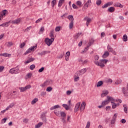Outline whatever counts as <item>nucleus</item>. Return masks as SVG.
<instances>
[{
  "instance_id": "6",
  "label": "nucleus",
  "mask_w": 128,
  "mask_h": 128,
  "mask_svg": "<svg viewBox=\"0 0 128 128\" xmlns=\"http://www.w3.org/2000/svg\"><path fill=\"white\" fill-rule=\"evenodd\" d=\"M111 98H112V97L108 96H106V99L102 102V104H103V106H106V104H110V102Z\"/></svg>"
},
{
  "instance_id": "16",
  "label": "nucleus",
  "mask_w": 128,
  "mask_h": 128,
  "mask_svg": "<svg viewBox=\"0 0 128 128\" xmlns=\"http://www.w3.org/2000/svg\"><path fill=\"white\" fill-rule=\"evenodd\" d=\"M84 108H86V102H82L80 108V112H82V110H84Z\"/></svg>"
},
{
  "instance_id": "42",
  "label": "nucleus",
  "mask_w": 128,
  "mask_h": 128,
  "mask_svg": "<svg viewBox=\"0 0 128 128\" xmlns=\"http://www.w3.org/2000/svg\"><path fill=\"white\" fill-rule=\"evenodd\" d=\"M44 31V27H41V28L40 30V32H38L39 34H40V32L42 33Z\"/></svg>"
},
{
  "instance_id": "1",
  "label": "nucleus",
  "mask_w": 128,
  "mask_h": 128,
  "mask_svg": "<svg viewBox=\"0 0 128 128\" xmlns=\"http://www.w3.org/2000/svg\"><path fill=\"white\" fill-rule=\"evenodd\" d=\"M54 113L57 116H62V122H63V124H66V113L64 112H60L58 111L57 110H54Z\"/></svg>"
},
{
  "instance_id": "53",
  "label": "nucleus",
  "mask_w": 128,
  "mask_h": 128,
  "mask_svg": "<svg viewBox=\"0 0 128 128\" xmlns=\"http://www.w3.org/2000/svg\"><path fill=\"white\" fill-rule=\"evenodd\" d=\"M108 52H112V48H110V46H108Z\"/></svg>"
},
{
  "instance_id": "43",
  "label": "nucleus",
  "mask_w": 128,
  "mask_h": 128,
  "mask_svg": "<svg viewBox=\"0 0 128 128\" xmlns=\"http://www.w3.org/2000/svg\"><path fill=\"white\" fill-rule=\"evenodd\" d=\"M63 108H64L66 110H68V106L66 104H63L62 105Z\"/></svg>"
},
{
  "instance_id": "30",
  "label": "nucleus",
  "mask_w": 128,
  "mask_h": 128,
  "mask_svg": "<svg viewBox=\"0 0 128 128\" xmlns=\"http://www.w3.org/2000/svg\"><path fill=\"white\" fill-rule=\"evenodd\" d=\"M76 6H78L79 8H82V2L80 1V0H78L76 2Z\"/></svg>"
},
{
  "instance_id": "58",
  "label": "nucleus",
  "mask_w": 128,
  "mask_h": 128,
  "mask_svg": "<svg viewBox=\"0 0 128 128\" xmlns=\"http://www.w3.org/2000/svg\"><path fill=\"white\" fill-rule=\"evenodd\" d=\"M88 8V4L86 3H85L84 6V8L86 10Z\"/></svg>"
},
{
  "instance_id": "25",
  "label": "nucleus",
  "mask_w": 128,
  "mask_h": 128,
  "mask_svg": "<svg viewBox=\"0 0 128 128\" xmlns=\"http://www.w3.org/2000/svg\"><path fill=\"white\" fill-rule=\"evenodd\" d=\"M64 2V0H60L58 4V8H60L62 6V4Z\"/></svg>"
},
{
  "instance_id": "49",
  "label": "nucleus",
  "mask_w": 128,
  "mask_h": 128,
  "mask_svg": "<svg viewBox=\"0 0 128 128\" xmlns=\"http://www.w3.org/2000/svg\"><path fill=\"white\" fill-rule=\"evenodd\" d=\"M72 6L73 8H74L75 10H78V6H76V4H72Z\"/></svg>"
},
{
  "instance_id": "22",
  "label": "nucleus",
  "mask_w": 128,
  "mask_h": 128,
  "mask_svg": "<svg viewBox=\"0 0 128 128\" xmlns=\"http://www.w3.org/2000/svg\"><path fill=\"white\" fill-rule=\"evenodd\" d=\"M10 22H6V23H4L2 24H0V26H3V28H6V26H8V24H10Z\"/></svg>"
},
{
  "instance_id": "52",
  "label": "nucleus",
  "mask_w": 128,
  "mask_h": 128,
  "mask_svg": "<svg viewBox=\"0 0 128 128\" xmlns=\"http://www.w3.org/2000/svg\"><path fill=\"white\" fill-rule=\"evenodd\" d=\"M43 70H44V68L42 67L38 70V72H42Z\"/></svg>"
},
{
  "instance_id": "11",
  "label": "nucleus",
  "mask_w": 128,
  "mask_h": 128,
  "mask_svg": "<svg viewBox=\"0 0 128 128\" xmlns=\"http://www.w3.org/2000/svg\"><path fill=\"white\" fill-rule=\"evenodd\" d=\"M28 88H30V85H28L24 88H20V90L21 92H26V90H28Z\"/></svg>"
},
{
  "instance_id": "34",
  "label": "nucleus",
  "mask_w": 128,
  "mask_h": 128,
  "mask_svg": "<svg viewBox=\"0 0 128 128\" xmlns=\"http://www.w3.org/2000/svg\"><path fill=\"white\" fill-rule=\"evenodd\" d=\"M38 100V98H34L31 102L32 104H34Z\"/></svg>"
},
{
  "instance_id": "19",
  "label": "nucleus",
  "mask_w": 128,
  "mask_h": 128,
  "mask_svg": "<svg viewBox=\"0 0 128 128\" xmlns=\"http://www.w3.org/2000/svg\"><path fill=\"white\" fill-rule=\"evenodd\" d=\"M108 56H110V52H108V51H106L104 52V54L102 56V58H106Z\"/></svg>"
},
{
  "instance_id": "14",
  "label": "nucleus",
  "mask_w": 128,
  "mask_h": 128,
  "mask_svg": "<svg viewBox=\"0 0 128 128\" xmlns=\"http://www.w3.org/2000/svg\"><path fill=\"white\" fill-rule=\"evenodd\" d=\"M94 63L95 64H98V60H100V56L96 55L94 56Z\"/></svg>"
},
{
  "instance_id": "62",
  "label": "nucleus",
  "mask_w": 128,
  "mask_h": 128,
  "mask_svg": "<svg viewBox=\"0 0 128 128\" xmlns=\"http://www.w3.org/2000/svg\"><path fill=\"white\" fill-rule=\"evenodd\" d=\"M13 44L12 42H8V45H7V46H12Z\"/></svg>"
},
{
  "instance_id": "47",
  "label": "nucleus",
  "mask_w": 128,
  "mask_h": 128,
  "mask_svg": "<svg viewBox=\"0 0 128 128\" xmlns=\"http://www.w3.org/2000/svg\"><path fill=\"white\" fill-rule=\"evenodd\" d=\"M60 28H62L61 26H56L55 28V30L56 32H60Z\"/></svg>"
},
{
  "instance_id": "36",
  "label": "nucleus",
  "mask_w": 128,
  "mask_h": 128,
  "mask_svg": "<svg viewBox=\"0 0 128 128\" xmlns=\"http://www.w3.org/2000/svg\"><path fill=\"white\" fill-rule=\"evenodd\" d=\"M64 52H63L60 54L59 56H57V58H58V59L62 58L64 57Z\"/></svg>"
},
{
  "instance_id": "31",
  "label": "nucleus",
  "mask_w": 128,
  "mask_h": 128,
  "mask_svg": "<svg viewBox=\"0 0 128 128\" xmlns=\"http://www.w3.org/2000/svg\"><path fill=\"white\" fill-rule=\"evenodd\" d=\"M54 30H52L50 32V38H54Z\"/></svg>"
},
{
  "instance_id": "2",
  "label": "nucleus",
  "mask_w": 128,
  "mask_h": 128,
  "mask_svg": "<svg viewBox=\"0 0 128 128\" xmlns=\"http://www.w3.org/2000/svg\"><path fill=\"white\" fill-rule=\"evenodd\" d=\"M54 38H52L50 39L48 38H46L44 40V42L48 46H50L52 42H54Z\"/></svg>"
},
{
  "instance_id": "64",
  "label": "nucleus",
  "mask_w": 128,
  "mask_h": 128,
  "mask_svg": "<svg viewBox=\"0 0 128 128\" xmlns=\"http://www.w3.org/2000/svg\"><path fill=\"white\" fill-rule=\"evenodd\" d=\"M76 76H80V72L79 71L76 72Z\"/></svg>"
},
{
  "instance_id": "35",
  "label": "nucleus",
  "mask_w": 128,
  "mask_h": 128,
  "mask_svg": "<svg viewBox=\"0 0 128 128\" xmlns=\"http://www.w3.org/2000/svg\"><path fill=\"white\" fill-rule=\"evenodd\" d=\"M84 20H86L87 22H92V19L90 18H88V17H85L84 18Z\"/></svg>"
},
{
  "instance_id": "8",
  "label": "nucleus",
  "mask_w": 128,
  "mask_h": 128,
  "mask_svg": "<svg viewBox=\"0 0 128 128\" xmlns=\"http://www.w3.org/2000/svg\"><path fill=\"white\" fill-rule=\"evenodd\" d=\"M118 102V100H114V98H112V108H116V106H120V104L118 103H116Z\"/></svg>"
},
{
  "instance_id": "63",
  "label": "nucleus",
  "mask_w": 128,
  "mask_h": 128,
  "mask_svg": "<svg viewBox=\"0 0 128 128\" xmlns=\"http://www.w3.org/2000/svg\"><path fill=\"white\" fill-rule=\"evenodd\" d=\"M46 92H41L42 96H46Z\"/></svg>"
},
{
  "instance_id": "48",
  "label": "nucleus",
  "mask_w": 128,
  "mask_h": 128,
  "mask_svg": "<svg viewBox=\"0 0 128 128\" xmlns=\"http://www.w3.org/2000/svg\"><path fill=\"white\" fill-rule=\"evenodd\" d=\"M26 46V43L24 42L22 44H21L20 46V48H22Z\"/></svg>"
},
{
  "instance_id": "23",
  "label": "nucleus",
  "mask_w": 128,
  "mask_h": 128,
  "mask_svg": "<svg viewBox=\"0 0 128 128\" xmlns=\"http://www.w3.org/2000/svg\"><path fill=\"white\" fill-rule=\"evenodd\" d=\"M114 6H116L117 8H124V6L121 4L120 3L118 2L116 3V4L114 5Z\"/></svg>"
},
{
  "instance_id": "38",
  "label": "nucleus",
  "mask_w": 128,
  "mask_h": 128,
  "mask_svg": "<svg viewBox=\"0 0 128 128\" xmlns=\"http://www.w3.org/2000/svg\"><path fill=\"white\" fill-rule=\"evenodd\" d=\"M88 48H90V46H87L85 48L84 50H82V52H81V54H84V52H88Z\"/></svg>"
},
{
  "instance_id": "27",
  "label": "nucleus",
  "mask_w": 128,
  "mask_h": 128,
  "mask_svg": "<svg viewBox=\"0 0 128 128\" xmlns=\"http://www.w3.org/2000/svg\"><path fill=\"white\" fill-rule=\"evenodd\" d=\"M123 107L124 108V110L125 114H128V106L126 104H124Z\"/></svg>"
},
{
  "instance_id": "13",
  "label": "nucleus",
  "mask_w": 128,
  "mask_h": 128,
  "mask_svg": "<svg viewBox=\"0 0 128 128\" xmlns=\"http://www.w3.org/2000/svg\"><path fill=\"white\" fill-rule=\"evenodd\" d=\"M112 2H108L104 6H102V8H108V6H112Z\"/></svg>"
},
{
  "instance_id": "32",
  "label": "nucleus",
  "mask_w": 128,
  "mask_h": 128,
  "mask_svg": "<svg viewBox=\"0 0 128 128\" xmlns=\"http://www.w3.org/2000/svg\"><path fill=\"white\" fill-rule=\"evenodd\" d=\"M74 28V21H70V22L69 24V28L72 30Z\"/></svg>"
},
{
  "instance_id": "61",
  "label": "nucleus",
  "mask_w": 128,
  "mask_h": 128,
  "mask_svg": "<svg viewBox=\"0 0 128 128\" xmlns=\"http://www.w3.org/2000/svg\"><path fill=\"white\" fill-rule=\"evenodd\" d=\"M90 122H88L86 128H90Z\"/></svg>"
},
{
  "instance_id": "9",
  "label": "nucleus",
  "mask_w": 128,
  "mask_h": 128,
  "mask_svg": "<svg viewBox=\"0 0 128 128\" xmlns=\"http://www.w3.org/2000/svg\"><path fill=\"white\" fill-rule=\"evenodd\" d=\"M46 112H43L41 114L40 118L44 122H46Z\"/></svg>"
},
{
  "instance_id": "59",
  "label": "nucleus",
  "mask_w": 128,
  "mask_h": 128,
  "mask_svg": "<svg viewBox=\"0 0 128 128\" xmlns=\"http://www.w3.org/2000/svg\"><path fill=\"white\" fill-rule=\"evenodd\" d=\"M4 70V66H0V72H2V70Z\"/></svg>"
},
{
  "instance_id": "7",
  "label": "nucleus",
  "mask_w": 128,
  "mask_h": 128,
  "mask_svg": "<svg viewBox=\"0 0 128 128\" xmlns=\"http://www.w3.org/2000/svg\"><path fill=\"white\" fill-rule=\"evenodd\" d=\"M8 10H4L0 13V22L4 18V16H6L8 14Z\"/></svg>"
},
{
  "instance_id": "24",
  "label": "nucleus",
  "mask_w": 128,
  "mask_h": 128,
  "mask_svg": "<svg viewBox=\"0 0 128 128\" xmlns=\"http://www.w3.org/2000/svg\"><path fill=\"white\" fill-rule=\"evenodd\" d=\"M68 18L69 20H70V22H74V16H72V15H69L68 16Z\"/></svg>"
},
{
  "instance_id": "5",
  "label": "nucleus",
  "mask_w": 128,
  "mask_h": 128,
  "mask_svg": "<svg viewBox=\"0 0 128 128\" xmlns=\"http://www.w3.org/2000/svg\"><path fill=\"white\" fill-rule=\"evenodd\" d=\"M37 46H38V45L30 47L26 52L24 54L26 56L28 54H30V52H34V50H36Z\"/></svg>"
},
{
  "instance_id": "10",
  "label": "nucleus",
  "mask_w": 128,
  "mask_h": 128,
  "mask_svg": "<svg viewBox=\"0 0 128 128\" xmlns=\"http://www.w3.org/2000/svg\"><path fill=\"white\" fill-rule=\"evenodd\" d=\"M80 102H79L76 104L74 110V112H76L80 110Z\"/></svg>"
},
{
  "instance_id": "17",
  "label": "nucleus",
  "mask_w": 128,
  "mask_h": 128,
  "mask_svg": "<svg viewBox=\"0 0 128 128\" xmlns=\"http://www.w3.org/2000/svg\"><path fill=\"white\" fill-rule=\"evenodd\" d=\"M70 56V51H68L66 52L65 56V60L66 62L68 61Z\"/></svg>"
},
{
  "instance_id": "29",
  "label": "nucleus",
  "mask_w": 128,
  "mask_h": 128,
  "mask_svg": "<svg viewBox=\"0 0 128 128\" xmlns=\"http://www.w3.org/2000/svg\"><path fill=\"white\" fill-rule=\"evenodd\" d=\"M45 84H46V86H49V84H52V80H47L45 82Z\"/></svg>"
},
{
  "instance_id": "46",
  "label": "nucleus",
  "mask_w": 128,
  "mask_h": 128,
  "mask_svg": "<svg viewBox=\"0 0 128 128\" xmlns=\"http://www.w3.org/2000/svg\"><path fill=\"white\" fill-rule=\"evenodd\" d=\"M80 34H82V32L76 34L74 36L75 38H78Z\"/></svg>"
},
{
  "instance_id": "55",
  "label": "nucleus",
  "mask_w": 128,
  "mask_h": 128,
  "mask_svg": "<svg viewBox=\"0 0 128 128\" xmlns=\"http://www.w3.org/2000/svg\"><path fill=\"white\" fill-rule=\"evenodd\" d=\"M32 73L30 72L26 74V76H28V78H32Z\"/></svg>"
},
{
  "instance_id": "51",
  "label": "nucleus",
  "mask_w": 128,
  "mask_h": 128,
  "mask_svg": "<svg viewBox=\"0 0 128 128\" xmlns=\"http://www.w3.org/2000/svg\"><path fill=\"white\" fill-rule=\"evenodd\" d=\"M117 117H118V114H115L113 116V120H116Z\"/></svg>"
},
{
  "instance_id": "45",
  "label": "nucleus",
  "mask_w": 128,
  "mask_h": 128,
  "mask_svg": "<svg viewBox=\"0 0 128 128\" xmlns=\"http://www.w3.org/2000/svg\"><path fill=\"white\" fill-rule=\"evenodd\" d=\"M102 4V0H97L96 2V4L97 6H100V4Z\"/></svg>"
},
{
  "instance_id": "40",
  "label": "nucleus",
  "mask_w": 128,
  "mask_h": 128,
  "mask_svg": "<svg viewBox=\"0 0 128 128\" xmlns=\"http://www.w3.org/2000/svg\"><path fill=\"white\" fill-rule=\"evenodd\" d=\"M30 68L31 70H34V68H36V66L34 64H32L30 66Z\"/></svg>"
},
{
  "instance_id": "50",
  "label": "nucleus",
  "mask_w": 128,
  "mask_h": 128,
  "mask_svg": "<svg viewBox=\"0 0 128 128\" xmlns=\"http://www.w3.org/2000/svg\"><path fill=\"white\" fill-rule=\"evenodd\" d=\"M52 87H48L46 90V92H52Z\"/></svg>"
},
{
  "instance_id": "56",
  "label": "nucleus",
  "mask_w": 128,
  "mask_h": 128,
  "mask_svg": "<svg viewBox=\"0 0 128 128\" xmlns=\"http://www.w3.org/2000/svg\"><path fill=\"white\" fill-rule=\"evenodd\" d=\"M42 18H40L36 21V23L38 24V22H42Z\"/></svg>"
},
{
  "instance_id": "54",
  "label": "nucleus",
  "mask_w": 128,
  "mask_h": 128,
  "mask_svg": "<svg viewBox=\"0 0 128 128\" xmlns=\"http://www.w3.org/2000/svg\"><path fill=\"white\" fill-rule=\"evenodd\" d=\"M79 80H80V76H77L74 78V82H78Z\"/></svg>"
},
{
  "instance_id": "3",
  "label": "nucleus",
  "mask_w": 128,
  "mask_h": 128,
  "mask_svg": "<svg viewBox=\"0 0 128 128\" xmlns=\"http://www.w3.org/2000/svg\"><path fill=\"white\" fill-rule=\"evenodd\" d=\"M10 74H19L20 72V68L17 66L16 68H12L10 70Z\"/></svg>"
},
{
  "instance_id": "33",
  "label": "nucleus",
  "mask_w": 128,
  "mask_h": 128,
  "mask_svg": "<svg viewBox=\"0 0 128 128\" xmlns=\"http://www.w3.org/2000/svg\"><path fill=\"white\" fill-rule=\"evenodd\" d=\"M60 108V105H56L50 108V110H56V108Z\"/></svg>"
},
{
  "instance_id": "41",
  "label": "nucleus",
  "mask_w": 128,
  "mask_h": 128,
  "mask_svg": "<svg viewBox=\"0 0 128 128\" xmlns=\"http://www.w3.org/2000/svg\"><path fill=\"white\" fill-rule=\"evenodd\" d=\"M122 84V80H116L114 84Z\"/></svg>"
},
{
  "instance_id": "15",
  "label": "nucleus",
  "mask_w": 128,
  "mask_h": 128,
  "mask_svg": "<svg viewBox=\"0 0 128 128\" xmlns=\"http://www.w3.org/2000/svg\"><path fill=\"white\" fill-rule=\"evenodd\" d=\"M50 51H42L41 52H38V56H44L46 54H50Z\"/></svg>"
},
{
  "instance_id": "37",
  "label": "nucleus",
  "mask_w": 128,
  "mask_h": 128,
  "mask_svg": "<svg viewBox=\"0 0 128 128\" xmlns=\"http://www.w3.org/2000/svg\"><path fill=\"white\" fill-rule=\"evenodd\" d=\"M124 42H128V36L126 34H124L122 37Z\"/></svg>"
},
{
  "instance_id": "12",
  "label": "nucleus",
  "mask_w": 128,
  "mask_h": 128,
  "mask_svg": "<svg viewBox=\"0 0 128 128\" xmlns=\"http://www.w3.org/2000/svg\"><path fill=\"white\" fill-rule=\"evenodd\" d=\"M20 22V18H18V19L12 21V24H18Z\"/></svg>"
},
{
  "instance_id": "20",
  "label": "nucleus",
  "mask_w": 128,
  "mask_h": 128,
  "mask_svg": "<svg viewBox=\"0 0 128 128\" xmlns=\"http://www.w3.org/2000/svg\"><path fill=\"white\" fill-rule=\"evenodd\" d=\"M35 60L36 58H29L28 60H26V64H30V62H34V60Z\"/></svg>"
},
{
  "instance_id": "18",
  "label": "nucleus",
  "mask_w": 128,
  "mask_h": 128,
  "mask_svg": "<svg viewBox=\"0 0 128 128\" xmlns=\"http://www.w3.org/2000/svg\"><path fill=\"white\" fill-rule=\"evenodd\" d=\"M108 94V91L105 90L103 91L102 94H101V98H104V96H106Z\"/></svg>"
},
{
  "instance_id": "4",
  "label": "nucleus",
  "mask_w": 128,
  "mask_h": 128,
  "mask_svg": "<svg viewBox=\"0 0 128 128\" xmlns=\"http://www.w3.org/2000/svg\"><path fill=\"white\" fill-rule=\"evenodd\" d=\"M108 62V60L102 59L98 62V64H96V66H100L101 68H104V64Z\"/></svg>"
},
{
  "instance_id": "39",
  "label": "nucleus",
  "mask_w": 128,
  "mask_h": 128,
  "mask_svg": "<svg viewBox=\"0 0 128 128\" xmlns=\"http://www.w3.org/2000/svg\"><path fill=\"white\" fill-rule=\"evenodd\" d=\"M56 0H53L52 1V8H54V6H56Z\"/></svg>"
},
{
  "instance_id": "44",
  "label": "nucleus",
  "mask_w": 128,
  "mask_h": 128,
  "mask_svg": "<svg viewBox=\"0 0 128 128\" xmlns=\"http://www.w3.org/2000/svg\"><path fill=\"white\" fill-rule=\"evenodd\" d=\"M79 71L80 72V74H84V72H86V68H84Z\"/></svg>"
},
{
  "instance_id": "28",
  "label": "nucleus",
  "mask_w": 128,
  "mask_h": 128,
  "mask_svg": "<svg viewBox=\"0 0 128 128\" xmlns=\"http://www.w3.org/2000/svg\"><path fill=\"white\" fill-rule=\"evenodd\" d=\"M42 124H44L42 122H40L38 124L36 125L35 128H40Z\"/></svg>"
},
{
  "instance_id": "60",
  "label": "nucleus",
  "mask_w": 128,
  "mask_h": 128,
  "mask_svg": "<svg viewBox=\"0 0 128 128\" xmlns=\"http://www.w3.org/2000/svg\"><path fill=\"white\" fill-rule=\"evenodd\" d=\"M120 122H122V124H126V119H122L120 120Z\"/></svg>"
},
{
  "instance_id": "21",
  "label": "nucleus",
  "mask_w": 128,
  "mask_h": 128,
  "mask_svg": "<svg viewBox=\"0 0 128 128\" xmlns=\"http://www.w3.org/2000/svg\"><path fill=\"white\" fill-rule=\"evenodd\" d=\"M102 84H104V82L100 80L97 83L96 86L97 88H100V86H102Z\"/></svg>"
},
{
  "instance_id": "57",
  "label": "nucleus",
  "mask_w": 128,
  "mask_h": 128,
  "mask_svg": "<svg viewBox=\"0 0 128 128\" xmlns=\"http://www.w3.org/2000/svg\"><path fill=\"white\" fill-rule=\"evenodd\" d=\"M108 12H112V6L108 8Z\"/></svg>"
},
{
  "instance_id": "26",
  "label": "nucleus",
  "mask_w": 128,
  "mask_h": 128,
  "mask_svg": "<svg viewBox=\"0 0 128 128\" xmlns=\"http://www.w3.org/2000/svg\"><path fill=\"white\" fill-rule=\"evenodd\" d=\"M94 39L90 40L88 44V46L89 47L90 46H92V44H94Z\"/></svg>"
}]
</instances>
